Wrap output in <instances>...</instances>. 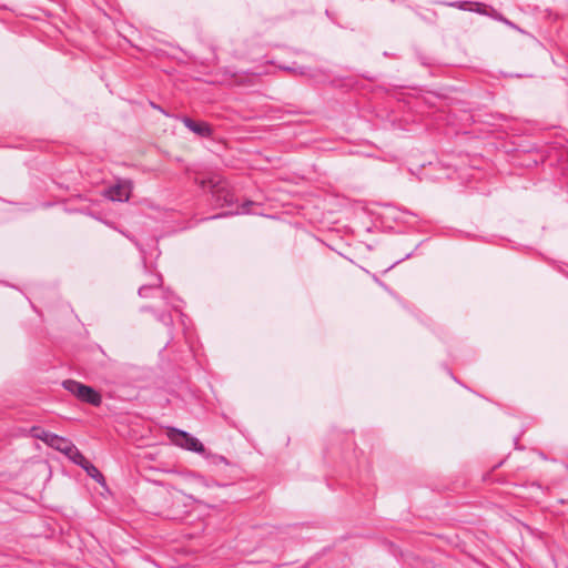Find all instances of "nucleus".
Here are the masks:
<instances>
[{"label":"nucleus","mask_w":568,"mask_h":568,"mask_svg":"<svg viewBox=\"0 0 568 568\" xmlns=\"http://www.w3.org/2000/svg\"><path fill=\"white\" fill-rule=\"evenodd\" d=\"M74 463L80 465L87 471V474L90 477L94 478L95 480L101 481L103 479V476L99 471V469L94 465H92L84 456L82 462L74 460Z\"/></svg>","instance_id":"423d86ee"},{"label":"nucleus","mask_w":568,"mask_h":568,"mask_svg":"<svg viewBox=\"0 0 568 568\" xmlns=\"http://www.w3.org/2000/svg\"><path fill=\"white\" fill-rule=\"evenodd\" d=\"M63 387L74 395L78 399L99 406L101 404V395L90 386L81 384L73 379H67L62 383Z\"/></svg>","instance_id":"f257e3e1"},{"label":"nucleus","mask_w":568,"mask_h":568,"mask_svg":"<svg viewBox=\"0 0 568 568\" xmlns=\"http://www.w3.org/2000/svg\"><path fill=\"white\" fill-rule=\"evenodd\" d=\"M168 437L174 445L181 448L195 453L203 452L202 443L186 432L176 428H170L168 430Z\"/></svg>","instance_id":"f03ea898"},{"label":"nucleus","mask_w":568,"mask_h":568,"mask_svg":"<svg viewBox=\"0 0 568 568\" xmlns=\"http://www.w3.org/2000/svg\"><path fill=\"white\" fill-rule=\"evenodd\" d=\"M185 126L199 136H209L211 134V128L204 122H196L190 118L182 119Z\"/></svg>","instance_id":"39448f33"},{"label":"nucleus","mask_w":568,"mask_h":568,"mask_svg":"<svg viewBox=\"0 0 568 568\" xmlns=\"http://www.w3.org/2000/svg\"><path fill=\"white\" fill-rule=\"evenodd\" d=\"M226 190L224 186H219L217 187V183L215 182V196L217 195V200L221 199L222 196V193H224Z\"/></svg>","instance_id":"1a4fd4ad"},{"label":"nucleus","mask_w":568,"mask_h":568,"mask_svg":"<svg viewBox=\"0 0 568 568\" xmlns=\"http://www.w3.org/2000/svg\"><path fill=\"white\" fill-rule=\"evenodd\" d=\"M31 433L34 438H38V439L44 442L45 444H49V442L51 440V437L53 436L52 433L41 429L39 427H33L31 429Z\"/></svg>","instance_id":"0eeeda50"},{"label":"nucleus","mask_w":568,"mask_h":568,"mask_svg":"<svg viewBox=\"0 0 568 568\" xmlns=\"http://www.w3.org/2000/svg\"><path fill=\"white\" fill-rule=\"evenodd\" d=\"M131 182L123 180L119 181L116 184L110 186L105 192V196L112 201L124 202L128 201L131 194Z\"/></svg>","instance_id":"20e7f679"},{"label":"nucleus","mask_w":568,"mask_h":568,"mask_svg":"<svg viewBox=\"0 0 568 568\" xmlns=\"http://www.w3.org/2000/svg\"><path fill=\"white\" fill-rule=\"evenodd\" d=\"M159 282H160V278L156 277L152 283H150L149 285H143L140 287L139 290V295L141 297H148L150 295L151 292L155 291L158 285H159Z\"/></svg>","instance_id":"6e6552de"},{"label":"nucleus","mask_w":568,"mask_h":568,"mask_svg":"<svg viewBox=\"0 0 568 568\" xmlns=\"http://www.w3.org/2000/svg\"><path fill=\"white\" fill-rule=\"evenodd\" d=\"M50 447L65 454L73 463L74 460H83V455L79 449L67 438L60 437L55 434L51 437L48 444Z\"/></svg>","instance_id":"7ed1b4c3"},{"label":"nucleus","mask_w":568,"mask_h":568,"mask_svg":"<svg viewBox=\"0 0 568 568\" xmlns=\"http://www.w3.org/2000/svg\"><path fill=\"white\" fill-rule=\"evenodd\" d=\"M227 195L229 194L226 193L225 196H224V200L229 202L230 200H227Z\"/></svg>","instance_id":"9d476101"}]
</instances>
